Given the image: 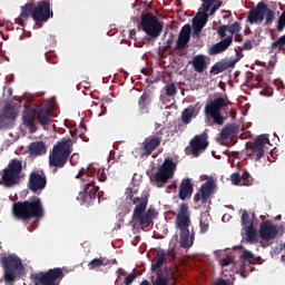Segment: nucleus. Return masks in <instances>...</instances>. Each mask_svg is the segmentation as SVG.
Here are the masks:
<instances>
[{
	"instance_id": "1",
	"label": "nucleus",
	"mask_w": 285,
	"mask_h": 285,
	"mask_svg": "<svg viewBox=\"0 0 285 285\" xmlns=\"http://www.w3.org/2000/svg\"><path fill=\"white\" fill-rule=\"evenodd\" d=\"M77 177L81 179L83 190L77 196V200L80 202L81 206H90L95 204L97 199V193H99V186L95 185V179L97 177L98 181H106V171L97 170L92 167L87 169H81Z\"/></svg>"
},
{
	"instance_id": "2",
	"label": "nucleus",
	"mask_w": 285,
	"mask_h": 285,
	"mask_svg": "<svg viewBox=\"0 0 285 285\" xmlns=\"http://www.w3.org/2000/svg\"><path fill=\"white\" fill-rule=\"evenodd\" d=\"M12 213L16 219L23 222V224H30V219L40 222L46 217V209L41 198L35 197L31 200H23L13 204Z\"/></svg>"
},
{
	"instance_id": "3",
	"label": "nucleus",
	"mask_w": 285,
	"mask_h": 285,
	"mask_svg": "<svg viewBox=\"0 0 285 285\" xmlns=\"http://www.w3.org/2000/svg\"><path fill=\"white\" fill-rule=\"evenodd\" d=\"M72 146H75L72 138H62L53 145L49 154V166L52 168V173H57L59 168H63L68 164V159L72 155Z\"/></svg>"
},
{
	"instance_id": "4",
	"label": "nucleus",
	"mask_w": 285,
	"mask_h": 285,
	"mask_svg": "<svg viewBox=\"0 0 285 285\" xmlns=\"http://www.w3.org/2000/svg\"><path fill=\"white\" fill-rule=\"evenodd\" d=\"M190 207H188V204L181 203L176 215V226L180 230L181 248H190L195 242V232L190 234Z\"/></svg>"
},
{
	"instance_id": "5",
	"label": "nucleus",
	"mask_w": 285,
	"mask_h": 285,
	"mask_svg": "<svg viewBox=\"0 0 285 285\" xmlns=\"http://www.w3.org/2000/svg\"><path fill=\"white\" fill-rule=\"evenodd\" d=\"M132 204L136 205V207L134 208L131 224H134V226L138 224L141 228H148V226L153 224V219H157V215L159 214L153 208L146 212V208H148V199L146 198L136 197Z\"/></svg>"
},
{
	"instance_id": "6",
	"label": "nucleus",
	"mask_w": 285,
	"mask_h": 285,
	"mask_svg": "<svg viewBox=\"0 0 285 285\" xmlns=\"http://www.w3.org/2000/svg\"><path fill=\"white\" fill-rule=\"evenodd\" d=\"M3 268V281L6 284H14L19 282L23 275V262L16 254H9L1 257Z\"/></svg>"
},
{
	"instance_id": "7",
	"label": "nucleus",
	"mask_w": 285,
	"mask_h": 285,
	"mask_svg": "<svg viewBox=\"0 0 285 285\" xmlns=\"http://www.w3.org/2000/svg\"><path fill=\"white\" fill-rule=\"evenodd\" d=\"M230 101L226 100L224 97L215 98L206 104L204 115L207 121H213L216 126H224V117L222 115V109L227 108Z\"/></svg>"
},
{
	"instance_id": "8",
	"label": "nucleus",
	"mask_w": 285,
	"mask_h": 285,
	"mask_svg": "<svg viewBox=\"0 0 285 285\" xmlns=\"http://www.w3.org/2000/svg\"><path fill=\"white\" fill-rule=\"evenodd\" d=\"M21 173H23V164L18 158L9 161L8 166L2 170L1 181L6 188H12L21 181Z\"/></svg>"
},
{
	"instance_id": "9",
	"label": "nucleus",
	"mask_w": 285,
	"mask_h": 285,
	"mask_svg": "<svg viewBox=\"0 0 285 285\" xmlns=\"http://www.w3.org/2000/svg\"><path fill=\"white\" fill-rule=\"evenodd\" d=\"M175 170H177V164L173 159L166 158L157 173L151 175L149 179L157 188H164L168 180L175 177Z\"/></svg>"
},
{
	"instance_id": "10",
	"label": "nucleus",
	"mask_w": 285,
	"mask_h": 285,
	"mask_svg": "<svg viewBox=\"0 0 285 285\" xmlns=\"http://www.w3.org/2000/svg\"><path fill=\"white\" fill-rule=\"evenodd\" d=\"M30 278L35 285H59L63 279V269L56 267L47 272L31 274Z\"/></svg>"
},
{
	"instance_id": "11",
	"label": "nucleus",
	"mask_w": 285,
	"mask_h": 285,
	"mask_svg": "<svg viewBox=\"0 0 285 285\" xmlns=\"http://www.w3.org/2000/svg\"><path fill=\"white\" fill-rule=\"evenodd\" d=\"M140 26L151 39H157L164 31V23L155 14L147 12L141 16Z\"/></svg>"
},
{
	"instance_id": "12",
	"label": "nucleus",
	"mask_w": 285,
	"mask_h": 285,
	"mask_svg": "<svg viewBox=\"0 0 285 285\" xmlns=\"http://www.w3.org/2000/svg\"><path fill=\"white\" fill-rule=\"evenodd\" d=\"M265 17V26H271L275 20V12L268 8V4L259 2L255 9L248 13L249 23H262Z\"/></svg>"
},
{
	"instance_id": "13",
	"label": "nucleus",
	"mask_w": 285,
	"mask_h": 285,
	"mask_svg": "<svg viewBox=\"0 0 285 285\" xmlns=\"http://www.w3.org/2000/svg\"><path fill=\"white\" fill-rule=\"evenodd\" d=\"M55 17V12L50 9V2L42 0L33 7L32 19L36 23H46Z\"/></svg>"
},
{
	"instance_id": "14",
	"label": "nucleus",
	"mask_w": 285,
	"mask_h": 285,
	"mask_svg": "<svg viewBox=\"0 0 285 285\" xmlns=\"http://www.w3.org/2000/svg\"><path fill=\"white\" fill-rule=\"evenodd\" d=\"M268 136L261 135L254 139V142L249 148H247V156L249 159H254L255 161H259L264 157V148H266V144H268Z\"/></svg>"
},
{
	"instance_id": "15",
	"label": "nucleus",
	"mask_w": 285,
	"mask_h": 285,
	"mask_svg": "<svg viewBox=\"0 0 285 285\" xmlns=\"http://www.w3.org/2000/svg\"><path fill=\"white\" fill-rule=\"evenodd\" d=\"M161 130H164V128L157 131L156 135L145 138L140 157H150V154L155 153V150L161 146V135H164Z\"/></svg>"
},
{
	"instance_id": "16",
	"label": "nucleus",
	"mask_w": 285,
	"mask_h": 285,
	"mask_svg": "<svg viewBox=\"0 0 285 285\" xmlns=\"http://www.w3.org/2000/svg\"><path fill=\"white\" fill-rule=\"evenodd\" d=\"M48 185V178H46L45 174H39L38 171H32L29 175L28 188L31 193L39 195L46 186Z\"/></svg>"
},
{
	"instance_id": "17",
	"label": "nucleus",
	"mask_w": 285,
	"mask_h": 285,
	"mask_svg": "<svg viewBox=\"0 0 285 285\" xmlns=\"http://www.w3.org/2000/svg\"><path fill=\"white\" fill-rule=\"evenodd\" d=\"M175 262V249H158L156 256L151 261V271L155 273L157 268H161L164 264Z\"/></svg>"
},
{
	"instance_id": "18",
	"label": "nucleus",
	"mask_w": 285,
	"mask_h": 285,
	"mask_svg": "<svg viewBox=\"0 0 285 285\" xmlns=\"http://www.w3.org/2000/svg\"><path fill=\"white\" fill-rule=\"evenodd\" d=\"M258 233L263 242H273L278 235L277 225L271 220H265L261 224Z\"/></svg>"
},
{
	"instance_id": "19",
	"label": "nucleus",
	"mask_w": 285,
	"mask_h": 285,
	"mask_svg": "<svg viewBox=\"0 0 285 285\" xmlns=\"http://www.w3.org/2000/svg\"><path fill=\"white\" fill-rule=\"evenodd\" d=\"M191 148V155L197 157L202 150H206L208 148V134L203 132L200 135H196L189 142Z\"/></svg>"
},
{
	"instance_id": "20",
	"label": "nucleus",
	"mask_w": 285,
	"mask_h": 285,
	"mask_svg": "<svg viewBox=\"0 0 285 285\" xmlns=\"http://www.w3.org/2000/svg\"><path fill=\"white\" fill-rule=\"evenodd\" d=\"M239 59H242V56L239 53H236L235 58L223 59L219 62L214 63L209 72L210 75H222V72H225V70H228L236 66Z\"/></svg>"
},
{
	"instance_id": "21",
	"label": "nucleus",
	"mask_w": 285,
	"mask_h": 285,
	"mask_svg": "<svg viewBox=\"0 0 285 285\" xmlns=\"http://www.w3.org/2000/svg\"><path fill=\"white\" fill-rule=\"evenodd\" d=\"M17 119V111L12 105H6L0 114L1 128H8L11 121Z\"/></svg>"
},
{
	"instance_id": "22",
	"label": "nucleus",
	"mask_w": 285,
	"mask_h": 285,
	"mask_svg": "<svg viewBox=\"0 0 285 285\" xmlns=\"http://www.w3.org/2000/svg\"><path fill=\"white\" fill-rule=\"evenodd\" d=\"M193 193H195L193 179L184 178L179 185V191H178L179 199H181V202H186V199H190V197H193Z\"/></svg>"
},
{
	"instance_id": "23",
	"label": "nucleus",
	"mask_w": 285,
	"mask_h": 285,
	"mask_svg": "<svg viewBox=\"0 0 285 285\" xmlns=\"http://www.w3.org/2000/svg\"><path fill=\"white\" fill-rule=\"evenodd\" d=\"M232 45L233 36H227L226 38H223L219 42L213 45L208 50V55H210V57H214L215 55H222V52H226V49L230 48Z\"/></svg>"
},
{
	"instance_id": "24",
	"label": "nucleus",
	"mask_w": 285,
	"mask_h": 285,
	"mask_svg": "<svg viewBox=\"0 0 285 285\" xmlns=\"http://www.w3.org/2000/svg\"><path fill=\"white\" fill-rule=\"evenodd\" d=\"M226 32H229V37H232L233 43V36L237 35V32H242V23L239 21H236L230 26L223 24L217 29V35L219 39H226Z\"/></svg>"
},
{
	"instance_id": "25",
	"label": "nucleus",
	"mask_w": 285,
	"mask_h": 285,
	"mask_svg": "<svg viewBox=\"0 0 285 285\" xmlns=\"http://www.w3.org/2000/svg\"><path fill=\"white\" fill-rule=\"evenodd\" d=\"M215 180H207L200 186L202 204H208L210 197L215 195Z\"/></svg>"
},
{
	"instance_id": "26",
	"label": "nucleus",
	"mask_w": 285,
	"mask_h": 285,
	"mask_svg": "<svg viewBox=\"0 0 285 285\" xmlns=\"http://www.w3.org/2000/svg\"><path fill=\"white\" fill-rule=\"evenodd\" d=\"M36 115V119L40 126H50V108L48 107H40L33 110Z\"/></svg>"
},
{
	"instance_id": "27",
	"label": "nucleus",
	"mask_w": 285,
	"mask_h": 285,
	"mask_svg": "<svg viewBox=\"0 0 285 285\" xmlns=\"http://www.w3.org/2000/svg\"><path fill=\"white\" fill-rule=\"evenodd\" d=\"M208 23V11L203 10L193 19V27L195 35H199L204 30V26Z\"/></svg>"
},
{
	"instance_id": "28",
	"label": "nucleus",
	"mask_w": 285,
	"mask_h": 285,
	"mask_svg": "<svg viewBox=\"0 0 285 285\" xmlns=\"http://www.w3.org/2000/svg\"><path fill=\"white\" fill-rule=\"evenodd\" d=\"M48 153V148L46 147V142L43 141H35L28 146V154L31 157H41Z\"/></svg>"
},
{
	"instance_id": "29",
	"label": "nucleus",
	"mask_w": 285,
	"mask_h": 285,
	"mask_svg": "<svg viewBox=\"0 0 285 285\" xmlns=\"http://www.w3.org/2000/svg\"><path fill=\"white\" fill-rule=\"evenodd\" d=\"M202 109V106L199 102H196L195 105L188 106L186 109L181 112V121L185 125L190 124V119H193V116L195 112H198Z\"/></svg>"
},
{
	"instance_id": "30",
	"label": "nucleus",
	"mask_w": 285,
	"mask_h": 285,
	"mask_svg": "<svg viewBox=\"0 0 285 285\" xmlns=\"http://www.w3.org/2000/svg\"><path fill=\"white\" fill-rule=\"evenodd\" d=\"M239 134V125L233 122L225 126L220 131V139H229V137H237Z\"/></svg>"
},
{
	"instance_id": "31",
	"label": "nucleus",
	"mask_w": 285,
	"mask_h": 285,
	"mask_svg": "<svg viewBox=\"0 0 285 285\" xmlns=\"http://www.w3.org/2000/svg\"><path fill=\"white\" fill-rule=\"evenodd\" d=\"M191 66L196 72H204L206 68H208V63L206 62V56L204 55H198L195 56L191 60Z\"/></svg>"
},
{
	"instance_id": "32",
	"label": "nucleus",
	"mask_w": 285,
	"mask_h": 285,
	"mask_svg": "<svg viewBox=\"0 0 285 285\" xmlns=\"http://www.w3.org/2000/svg\"><path fill=\"white\" fill-rule=\"evenodd\" d=\"M35 117H36L35 111L33 112L28 111L22 116L23 126L28 128L31 135H35V132H37V126L35 125Z\"/></svg>"
},
{
	"instance_id": "33",
	"label": "nucleus",
	"mask_w": 285,
	"mask_h": 285,
	"mask_svg": "<svg viewBox=\"0 0 285 285\" xmlns=\"http://www.w3.org/2000/svg\"><path fill=\"white\" fill-rule=\"evenodd\" d=\"M153 99L150 94L144 92L138 100V110L141 115H148V106H150Z\"/></svg>"
},
{
	"instance_id": "34",
	"label": "nucleus",
	"mask_w": 285,
	"mask_h": 285,
	"mask_svg": "<svg viewBox=\"0 0 285 285\" xmlns=\"http://www.w3.org/2000/svg\"><path fill=\"white\" fill-rule=\"evenodd\" d=\"M32 12H35V3H27L21 8V13L18 19H16L19 26H23V19H28V17H32Z\"/></svg>"
},
{
	"instance_id": "35",
	"label": "nucleus",
	"mask_w": 285,
	"mask_h": 285,
	"mask_svg": "<svg viewBox=\"0 0 285 285\" xmlns=\"http://www.w3.org/2000/svg\"><path fill=\"white\" fill-rule=\"evenodd\" d=\"M139 285H168V276L164 272L158 271L153 284L150 281L144 279Z\"/></svg>"
},
{
	"instance_id": "36",
	"label": "nucleus",
	"mask_w": 285,
	"mask_h": 285,
	"mask_svg": "<svg viewBox=\"0 0 285 285\" xmlns=\"http://www.w3.org/2000/svg\"><path fill=\"white\" fill-rule=\"evenodd\" d=\"M246 232V242L248 244L257 243V229H255V225H250L244 228Z\"/></svg>"
},
{
	"instance_id": "37",
	"label": "nucleus",
	"mask_w": 285,
	"mask_h": 285,
	"mask_svg": "<svg viewBox=\"0 0 285 285\" xmlns=\"http://www.w3.org/2000/svg\"><path fill=\"white\" fill-rule=\"evenodd\" d=\"M110 264V261H106L104 257L94 258L91 262L88 263L89 271H95L101 266H108Z\"/></svg>"
},
{
	"instance_id": "38",
	"label": "nucleus",
	"mask_w": 285,
	"mask_h": 285,
	"mask_svg": "<svg viewBox=\"0 0 285 285\" xmlns=\"http://www.w3.org/2000/svg\"><path fill=\"white\" fill-rule=\"evenodd\" d=\"M240 258L245 259V262H249V264H259V262H262V257H255V254L249 250H244Z\"/></svg>"
},
{
	"instance_id": "39",
	"label": "nucleus",
	"mask_w": 285,
	"mask_h": 285,
	"mask_svg": "<svg viewBox=\"0 0 285 285\" xmlns=\"http://www.w3.org/2000/svg\"><path fill=\"white\" fill-rule=\"evenodd\" d=\"M189 42H190L189 38H184L181 36H178V39L176 42V50H184L185 48H187Z\"/></svg>"
},
{
	"instance_id": "40",
	"label": "nucleus",
	"mask_w": 285,
	"mask_h": 285,
	"mask_svg": "<svg viewBox=\"0 0 285 285\" xmlns=\"http://www.w3.org/2000/svg\"><path fill=\"white\" fill-rule=\"evenodd\" d=\"M242 226L243 228H248V226H253V219H250V215L248 214L247 210L243 212Z\"/></svg>"
},
{
	"instance_id": "41",
	"label": "nucleus",
	"mask_w": 285,
	"mask_h": 285,
	"mask_svg": "<svg viewBox=\"0 0 285 285\" xmlns=\"http://www.w3.org/2000/svg\"><path fill=\"white\" fill-rule=\"evenodd\" d=\"M208 228H210V220L208 216L200 218V233L204 235L208 233Z\"/></svg>"
},
{
	"instance_id": "42",
	"label": "nucleus",
	"mask_w": 285,
	"mask_h": 285,
	"mask_svg": "<svg viewBox=\"0 0 285 285\" xmlns=\"http://www.w3.org/2000/svg\"><path fill=\"white\" fill-rule=\"evenodd\" d=\"M165 92L167 97H175L177 95V87L175 86L174 82L166 85L165 87Z\"/></svg>"
},
{
	"instance_id": "43",
	"label": "nucleus",
	"mask_w": 285,
	"mask_h": 285,
	"mask_svg": "<svg viewBox=\"0 0 285 285\" xmlns=\"http://www.w3.org/2000/svg\"><path fill=\"white\" fill-rule=\"evenodd\" d=\"M284 28H285V11L282 12L281 17L277 20L276 30L278 32H284Z\"/></svg>"
},
{
	"instance_id": "44",
	"label": "nucleus",
	"mask_w": 285,
	"mask_h": 285,
	"mask_svg": "<svg viewBox=\"0 0 285 285\" xmlns=\"http://www.w3.org/2000/svg\"><path fill=\"white\" fill-rule=\"evenodd\" d=\"M178 37H183L185 39H189L190 40V24H185L181 28Z\"/></svg>"
},
{
	"instance_id": "45",
	"label": "nucleus",
	"mask_w": 285,
	"mask_h": 285,
	"mask_svg": "<svg viewBox=\"0 0 285 285\" xmlns=\"http://www.w3.org/2000/svg\"><path fill=\"white\" fill-rule=\"evenodd\" d=\"M242 179L244 186H250V184H253V178L250 177V174H248V171H243L240 176V180Z\"/></svg>"
},
{
	"instance_id": "46",
	"label": "nucleus",
	"mask_w": 285,
	"mask_h": 285,
	"mask_svg": "<svg viewBox=\"0 0 285 285\" xmlns=\"http://www.w3.org/2000/svg\"><path fill=\"white\" fill-rule=\"evenodd\" d=\"M230 181L233 186H239L242 184V176L239 175V173L232 174Z\"/></svg>"
},
{
	"instance_id": "47",
	"label": "nucleus",
	"mask_w": 285,
	"mask_h": 285,
	"mask_svg": "<svg viewBox=\"0 0 285 285\" xmlns=\"http://www.w3.org/2000/svg\"><path fill=\"white\" fill-rule=\"evenodd\" d=\"M284 46H285V35L272 43V48H284Z\"/></svg>"
},
{
	"instance_id": "48",
	"label": "nucleus",
	"mask_w": 285,
	"mask_h": 285,
	"mask_svg": "<svg viewBox=\"0 0 285 285\" xmlns=\"http://www.w3.org/2000/svg\"><path fill=\"white\" fill-rule=\"evenodd\" d=\"M137 279V274L135 273H130L126 276L125 281H124V284L125 285H130L132 284V282H135Z\"/></svg>"
},
{
	"instance_id": "49",
	"label": "nucleus",
	"mask_w": 285,
	"mask_h": 285,
	"mask_svg": "<svg viewBox=\"0 0 285 285\" xmlns=\"http://www.w3.org/2000/svg\"><path fill=\"white\" fill-rule=\"evenodd\" d=\"M125 196L127 202H134L135 191H132V188L128 187L125 191Z\"/></svg>"
},
{
	"instance_id": "50",
	"label": "nucleus",
	"mask_w": 285,
	"mask_h": 285,
	"mask_svg": "<svg viewBox=\"0 0 285 285\" xmlns=\"http://www.w3.org/2000/svg\"><path fill=\"white\" fill-rule=\"evenodd\" d=\"M45 57H46L48 63H57V56H56L55 53H52V52H47V53L45 55Z\"/></svg>"
},
{
	"instance_id": "51",
	"label": "nucleus",
	"mask_w": 285,
	"mask_h": 285,
	"mask_svg": "<svg viewBox=\"0 0 285 285\" xmlns=\"http://www.w3.org/2000/svg\"><path fill=\"white\" fill-rule=\"evenodd\" d=\"M274 83H275V87L277 88V90L279 92L284 94V90H285L284 81L278 79V80H275Z\"/></svg>"
},
{
	"instance_id": "52",
	"label": "nucleus",
	"mask_w": 285,
	"mask_h": 285,
	"mask_svg": "<svg viewBox=\"0 0 285 285\" xmlns=\"http://www.w3.org/2000/svg\"><path fill=\"white\" fill-rule=\"evenodd\" d=\"M215 1H217V0H206L205 3H203V10L205 12H208L210 10V6H213V3H215Z\"/></svg>"
},
{
	"instance_id": "53",
	"label": "nucleus",
	"mask_w": 285,
	"mask_h": 285,
	"mask_svg": "<svg viewBox=\"0 0 285 285\" xmlns=\"http://www.w3.org/2000/svg\"><path fill=\"white\" fill-rule=\"evenodd\" d=\"M285 248V244H281L278 247H274L272 250L273 255H279Z\"/></svg>"
},
{
	"instance_id": "54",
	"label": "nucleus",
	"mask_w": 285,
	"mask_h": 285,
	"mask_svg": "<svg viewBox=\"0 0 285 285\" xmlns=\"http://www.w3.org/2000/svg\"><path fill=\"white\" fill-rule=\"evenodd\" d=\"M242 50H253V42L250 40L245 41Z\"/></svg>"
},
{
	"instance_id": "55",
	"label": "nucleus",
	"mask_w": 285,
	"mask_h": 285,
	"mask_svg": "<svg viewBox=\"0 0 285 285\" xmlns=\"http://www.w3.org/2000/svg\"><path fill=\"white\" fill-rule=\"evenodd\" d=\"M214 285H230L229 279L219 278Z\"/></svg>"
},
{
	"instance_id": "56",
	"label": "nucleus",
	"mask_w": 285,
	"mask_h": 285,
	"mask_svg": "<svg viewBox=\"0 0 285 285\" xmlns=\"http://www.w3.org/2000/svg\"><path fill=\"white\" fill-rule=\"evenodd\" d=\"M219 262H220V266L223 268L230 265V259L229 258H222Z\"/></svg>"
},
{
	"instance_id": "57",
	"label": "nucleus",
	"mask_w": 285,
	"mask_h": 285,
	"mask_svg": "<svg viewBox=\"0 0 285 285\" xmlns=\"http://www.w3.org/2000/svg\"><path fill=\"white\" fill-rule=\"evenodd\" d=\"M223 13H225V16H223V19H230V17H232V12L230 11H228V10H223L222 11Z\"/></svg>"
},
{
	"instance_id": "58",
	"label": "nucleus",
	"mask_w": 285,
	"mask_h": 285,
	"mask_svg": "<svg viewBox=\"0 0 285 285\" xmlns=\"http://www.w3.org/2000/svg\"><path fill=\"white\" fill-rule=\"evenodd\" d=\"M194 202H202V193L199 194V193H196L195 195H194Z\"/></svg>"
},
{
	"instance_id": "59",
	"label": "nucleus",
	"mask_w": 285,
	"mask_h": 285,
	"mask_svg": "<svg viewBox=\"0 0 285 285\" xmlns=\"http://www.w3.org/2000/svg\"><path fill=\"white\" fill-rule=\"evenodd\" d=\"M229 117H230L232 119H237V111H235V109H232V110L229 111Z\"/></svg>"
},
{
	"instance_id": "60",
	"label": "nucleus",
	"mask_w": 285,
	"mask_h": 285,
	"mask_svg": "<svg viewBox=\"0 0 285 285\" xmlns=\"http://www.w3.org/2000/svg\"><path fill=\"white\" fill-rule=\"evenodd\" d=\"M97 198H98V204H101V199H106L104 198V191H98Z\"/></svg>"
},
{
	"instance_id": "61",
	"label": "nucleus",
	"mask_w": 285,
	"mask_h": 285,
	"mask_svg": "<svg viewBox=\"0 0 285 285\" xmlns=\"http://www.w3.org/2000/svg\"><path fill=\"white\" fill-rule=\"evenodd\" d=\"M235 41H238V42L244 41V36L243 35H236Z\"/></svg>"
},
{
	"instance_id": "62",
	"label": "nucleus",
	"mask_w": 285,
	"mask_h": 285,
	"mask_svg": "<svg viewBox=\"0 0 285 285\" xmlns=\"http://www.w3.org/2000/svg\"><path fill=\"white\" fill-rule=\"evenodd\" d=\"M223 1H218L216 4H214V9H218V8H222V6H223Z\"/></svg>"
},
{
	"instance_id": "63",
	"label": "nucleus",
	"mask_w": 285,
	"mask_h": 285,
	"mask_svg": "<svg viewBox=\"0 0 285 285\" xmlns=\"http://www.w3.org/2000/svg\"><path fill=\"white\" fill-rule=\"evenodd\" d=\"M215 12H217V9H216L215 7H213V8L210 9L209 16L215 14Z\"/></svg>"
},
{
	"instance_id": "64",
	"label": "nucleus",
	"mask_w": 285,
	"mask_h": 285,
	"mask_svg": "<svg viewBox=\"0 0 285 285\" xmlns=\"http://www.w3.org/2000/svg\"><path fill=\"white\" fill-rule=\"evenodd\" d=\"M282 262H285V255L281 256Z\"/></svg>"
}]
</instances>
